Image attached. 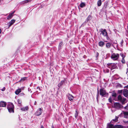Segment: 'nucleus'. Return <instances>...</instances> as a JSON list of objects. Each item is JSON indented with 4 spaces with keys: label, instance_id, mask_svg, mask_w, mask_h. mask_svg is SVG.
Masks as SVG:
<instances>
[{
    "label": "nucleus",
    "instance_id": "nucleus-1",
    "mask_svg": "<svg viewBox=\"0 0 128 128\" xmlns=\"http://www.w3.org/2000/svg\"><path fill=\"white\" fill-rule=\"evenodd\" d=\"M7 108L10 113H13L14 112V106L12 103H9L7 106Z\"/></svg>",
    "mask_w": 128,
    "mask_h": 128
},
{
    "label": "nucleus",
    "instance_id": "nucleus-2",
    "mask_svg": "<svg viewBox=\"0 0 128 128\" xmlns=\"http://www.w3.org/2000/svg\"><path fill=\"white\" fill-rule=\"evenodd\" d=\"M120 55L118 54L113 53L111 56V58L114 60H117L119 57Z\"/></svg>",
    "mask_w": 128,
    "mask_h": 128
},
{
    "label": "nucleus",
    "instance_id": "nucleus-3",
    "mask_svg": "<svg viewBox=\"0 0 128 128\" xmlns=\"http://www.w3.org/2000/svg\"><path fill=\"white\" fill-rule=\"evenodd\" d=\"M108 68H110L111 70L116 68L117 66L114 64L109 63L107 64Z\"/></svg>",
    "mask_w": 128,
    "mask_h": 128
},
{
    "label": "nucleus",
    "instance_id": "nucleus-4",
    "mask_svg": "<svg viewBox=\"0 0 128 128\" xmlns=\"http://www.w3.org/2000/svg\"><path fill=\"white\" fill-rule=\"evenodd\" d=\"M114 108L116 109H119L122 107V105L118 102L114 103Z\"/></svg>",
    "mask_w": 128,
    "mask_h": 128
},
{
    "label": "nucleus",
    "instance_id": "nucleus-5",
    "mask_svg": "<svg viewBox=\"0 0 128 128\" xmlns=\"http://www.w3.org/2000/svg\"><path fill=\"white\" fill-rule=\"evenodd\" d=\"M42 112V110L40 108H39L35 112V114L38 116H40L41 115Z\"/></svg>",
    "mask_w": 128,
    "mask_h": 128
},
{
    "label": "nucleus",
    "instance_id": "nucleus-6",
    "mask_svg": "<svg viewBox=\"0 0 128 128\" xmlns=\"http://www.w3.org/2000/svg\"><path fill=\"white\" fill-rule=\"evenodd\" d=\"M100 94L102 96H103L106 94V91L103 89H101L100 90Z\"/></svg>",
    "mask_w": 128,
    "mask_h": 128
},
{
    "label": "nucleus",
    "instance_id": "nucleus-7",
    "mask_svg": "<svg viewBox=\"0 0 128 128\" xmlns=\"http://www.w3.org/2000/svg\"><path fill=\"white\" fill-rule=\"evenodd\" d=\"M101 34H102L104 36H106V37L108 36H107V33L106 31V30L104 29L103 30L101 31Z\"/></svg>",
    "mask_w": 128,
    "mask_h": 128
},
{
    "label": "nucleus",
    "instance_id": "nucleus-8",
    "mask_svg": "<svg viewBox=\"0 0 128 128\" xmlns=\"http://www.w3.org/2000/svg\"><path fill=\"white\" fill-rule=\"evenodd\" d=\"M123 94L125 97H127L128 96V90L126 89L124 90L123 92Z\"/></svg>",
    "mask_w": 128,
    "mask_h": 128
},
{
    "label": "nucleus",
    "instance_id": "nucleus-9",
    "mask_svg": "<svg viewBox=\"0 0 128 128\" xmlns=\"http://www.w3.org/2000/svg\"><path fill=\"white\" fill-rule=\"evenodd\" d=\"M6 105V102L3 101H0V107H5Z\"/></svg>",
    "mask_w": 128,
    "mask_h": 128
},
{
    "label": "nucleus",
    "instance_id": "nucleus-10",
    "mask_svg": "<svg viewBox=\"0 0 128 128\" xmlns=\"http://www.w3.org/2000/svg\"><path fill=\"white\" fill-rule=\"evenodd\" d=\"M16 20H14L12 19L9 22V27H10L15 22Z\"/></svg>",
    "mask_w": 128,
    "mask_h": 128
},
{
    "label": "nucleus",
    "instance_id": "nucleus-11",
    "mask_svg": "<svg viewBox=\"0 0 128 128\" xmlns=\"http://www.w3.org/2000/svg\"><path fill=\"white\" fill-rule=\"evenodd\" d=\"M20 109L22 111H26L28 110V106L24 107L21 108Z\"/></svg>",
    "mask_w": 128,
    "mask_h": 128
},
{
    "label": "nucleus",
    "instance_id": "nucleus-12",
    "mask_svg": "<svg viewBox=\"0 0 128 128\" xmlns=\"http://www.w3.org/2000/svg\"><path fill=\"white\" fill-rule=\"evenodd\" d=\"M13 16V13H12L10 14L7 17V19L8 20H10L12 18Z\"/></svg>",
    "mask_w": 128,
    "mask_h": 128
},
{
    "label": "nucleus",
    "instance_id": "nucleus-13",
    "mask_svg": "<svg viewBox=\"0 0 128 128\" xmlns=\"http://www.w3.org/2000/svg\"><path fill=\"white\" fill-rule=\"evenodd\" d=\"M21 92V89L20 88L18 89L15 92V94L16 95L20 93Z\"/></svg>",
    "mask_w": 128,
    "mask_h": 128
},
{
    "label": "nucleus",
    "instance_id": "nucleus-14",
    "mask_svg": "<svg viewBox=\"0 0 128 128\" xmlns=\"http://www.w3.org/2000/svg\"><path fill=\"white\" fill-rule=\"evenodd\" d=\"M73 98L74 97L72 95L70 94L68 96V99L70 101H72L73 100Z\"/></svg>",
    "mask_w": 128,
    "mask_h": 128
},
{
    "label": "nucleus",
    "instance_id": "nucleus-15",
    "mask_svg": "<svg viewBox=\"0 0 128 128\" xmlns=\"http://www.w3.org/2000/svg\"><path fill=\"white\" fill-rule=\"evenodd\" d=\"M126 99L125 98H123L120 100V102L122 103V104H125Z\"/></svg>",
    "mask_w": 128,
    "mask_h": 128
},
{
    "label": "nucleus",
    "instance_id": "nucleus-16",
    "mask_svg": "<svg viewBox=\"0 0 128 128\" xmlns=\"http://www.w3.org/2000/svg\"><path fill=\"white\" fill-rule=\"evenodd\" d=\"M64 80H62L60 83L58 85V86L59 87H60L61 86H62V84L64 83Z\"/></svg>",
    "mask_w": 128,
    "mask_h": 128
},
{
    "label": "nucleus",
    "instance_id": "nucleus-17",
    "mask_svg": "<svg viewBox=\"0 0 128 128\" xmlns=\"http://www.w3.org/2000/svg\"><path fill=\"white\" fill-rule=\"evenodd\" d=\"M112 45V44L109 43H106V47L108 48H110Z\"/></svg>",
    "mask_w": 128,
    "mask_h": 128
},
{
    "label": "nucleus",
    "instance_id": "nucleus-18",
    "mask_svg": "<svg viewBox=\"0 0 128 128\" xmlns=\"http://www.w3.org/2000/svg\"><path fill=\"white\" fill-rule=\"evenodd\" d=\"M98 44L99 46L102 47L105 44L104 42L102 41L99 42Z\"/></svg>",
    "mask_w": 128,
    "mask_h": 128
},
{
    "label": "nucleus",
    "instance_id": "nucleus-19",
    "mask_svg": "<svg viewBox=\"0 0 128 128\" xmlns=\"http://www.w3.org/2000/svg\"><path fill=\"white\" fill-rule=\"evenodd\" d=\"M108 128H114V126L112 124H108Z\"/></svg>",
    "mask_w": 128,
    "mask_h": 128
},
{
    "label": "nucleus",
    "instance_id": "nucleus-20",
    "mask_svg": "<svg viewBox=\"0 0 128 128\" xmlns=\"http://www.w3.org/2000/svg\"><path fill=\"white\" fill-rule=\"evenodd\" d=\"M102 4L101 0H98V2L97 4L98 6H100Z\"/></svg>",
    "mask_w": 128,
    "mask_h": 128
},
{
    "label": "nucleus",
    "instance_id": "nucleus-21",
    "mask_svg": "<svg viewBox=\"0 0 128 128\" xmlns=\"http://www.w3.org/2000/svg\"><path fill=\"white\" fill-rule=\"evenodd\" d=\"M62 44L63 43L62 42H61L60 43L58 46V49L59 50H60L61 48Z\"/></svg>",
    "mask_w": 128,
    "mask_h": 128
},
{
    "label": "nucleus",
    "instance_id": "nucleus-22",
    "mask_svg": "<svg viewBox=\"0 0 128 128\" xmlns=\"http://www.w3.org/2000/svg\"><path fill=\"white\" fill-rule=\"evenodd\" d=\"M27 77H24L22 78H21L20 80V82H21L22 81H23L26 80L27 79Z\"/></svg>",
    "mask_w": 128,
    "mask_h": 128
},
{
    "label": "nucleus",
    "instance_id": "nucleus-23",
    "mask_svg": "<svg viewBox=\"0 0 128 128\" xmlns=\"http://www.w3.org/2000/svg\"><path fill=\"white\" fill-rule=\"evenodd\" d=\"M122 126L119 125H116L114 126V128H122Z\"/></svg>",
    "mask_w": 128,
    "mask_h": 128
},
{
    "label": "nucleus",
    "instance_id": "nucleus-24",
    "mask_svg": "<svg viewBox=\"0 0 128 128\" xmlns=\"http://www.w3.org/2000/svg\"><path fill=\"white\" fill-rule=\"evenodd\" d=\"M18 105L19 106H21L22 103L21 100L20 99H18Z\"/></svg>",
    "mask_w": 128,
    "mask_h": 128
},
{
    "label": "nucleus",
    "instance_id": "nucleus-25",
    "mask_svg": "<svg viewBox=\"0 0 128 128\" xmlns=\"http://www.w3.org/2000/svg\"><path fill=\"white\" fill-rule=\"evenodd\" d=\"M80 7L82 8L85 6V4L84 2H82L80 4Z\"/></svg>",
    "mask_w": 128,
    "mask_h": 128
},
{
    "label": "nucleus",
    "instance_id": "nucleus-26",
    "mask_svg": "<svg viewBox=\"0 0 128 128\" xmlns=\"http://www.w3.org/2000/svg\"><path fill=\"white\" fill-rule=\"evenodd\" d=\"M78 112H77V110H76V113L75 114V118H76L78 116Z\"/></svg>",
    "mask_w": 128,
    "mask_h": 128
},
{
    "label": "nucleus",
    "instance_id": "nucleus-27",
    "mask_svg": "<svg viewBox=\"0 0 128 128\" xmlns=\"http://www.w3.org/2000/svg\"><path fill=\"white\" fill-rule=\"evenodd\" d=\"M122 98L120 95H119L118 96V99L120 101L122 99Z\"/></svg>",
    "mask_w": 128,
    "mask_h": 128
},
{
    "label": "nucleus",
    "instance_id": "nucleus-28",
    "mask_svg": "<svg viewBox=\"0 0 128 128\" xmlns=\"http://www.w3.org/2000/svg\"><path fill=\"white\" fill-rule=\"evenodd\" d=\"M120 55L122 57V58H124L125 57V56L123 53H120Z\"/></svg>",
    "mask_w": 128,
    "mask_h": 128
},
{
    "label": "nucleus",
    "instance_id": "nucleus-29",
    "mask_svg": "<svg viewBox=\"0 0 128 128\" xmlns=\"http://www.w3.org/2000/svg\"><path fill=\"white\" fill-rule=\"evenodd\" d=\"M118 117L116 116V118L114 119L113 120L115 122H117L118 121Z\"/></svg>",
    "mask_w": 128,
    "mask_h": 128
},
{
    "label": "nucleus",
    "instance_id": "nucleus-30",
    "mask_svg": "<svg viewBox=\"0 0 128 128\" xmlns=\"http://www.w3.org/2000/svg\"><path fill=\"white\" fill-rule=\"evenodd\" d=\"M112 96H113L116 97V94L115 93H112Z\"/></svg>",
    "mask_w": 128,
    "mask_h": 128
},
{
    "label": "nucleus",
    "instance_id": "nucleus-31",
    "mask_svg": "<svg viewBox=\"0 0 128 128\" xmlns=\"http://www.w3.org/2000/svg\"><path fill=\"white\" fill-rule=\"evenodd\" d=\"M123 114L124 115L128 116V112H124Z\"/></svg>",
    "mask_w": 128,
    "mask_h": 128
},
{
    "label": "nucleus",
    "instance_id": "nucleus-32",
    "mask_svg": "<svg viewBox=\"0 0 128 128\" xmlns=\"http://www.w3.org/2000/svg\"><path fill=\"white\" fill-rule=\"evenodd\" d=\"M121 62H122L123 64H124L125 63V61L124 60V58H122V60H121Z\"/></svg>",
    "mask_w": 128,
    "mask_h": 128
},
{
    "label": "nucleus",
    "instance_id": "nucleus-33",
    "mask_svg": "<svg viewBox=\"0 0 128 128\" xmlns=\"http://www.w3.org/2000/svg\"><path fill=\"white\" fill-rule=\"evenodd\" d=\"M108 100L109 102H112V98L111 97H110L108 99Z\"/></svg>",
    "mask_w": 128,
    "mask_h": 128
},
{
    "label": "nucleus",
    "instance_id": "nucleus-34",
    "mask_svg": "<svg viewBox=\"0 0 128 128\" xmlns=\"http://www.w3.org/2000/svg\"><path fill=\"white\" fill-rule=\"evenodd\" d=\"M6 89V88L5 87H4L2 88L1 89V90L2 91H4Z\"/></svg>",
    "mask_w": 128,
    "mask_h": 128
},
{
    "label": "nucleus",
    "instance_id": "nucleus-35",
    "mask_svg": "<svg viewBox=\"0 0 128 128\" xmlns=\"http://www.w3.org/2000/svg\"><path fill=\"white\" fill-rule=\"evenodd\" d=\"M123 40H122L120 42V44L122 46V44L123 43Z\"/></svg>",
    "mask_w": 128,
    "mask_h": 128
},
{
    "label": "nucleus",
    "instance_id": "nucleus-36",
    "mask_svg": "<svg viewBox=\"0 0 128 128\" xmlns=\"http://www.w3.org/2000/svg\"><path fill=\"white\" fill-rule=\"evenodd\" d=\"M24 95V93H21L19 94V96H23Z\"/></svg>",
    "mask_w": 128,
    "mask_h": 128
},
{
    "label": "nucleus",
    "instance_id": "nucleus-37",
    "mask_svg": "<svg viewBox=\"0 0 128 128\" xmlns=\"http://www.w3.org/2000/svg\"><path fill=\"white\" fill-rule=\"evenodd\" d=\"M99 55L98 53V52H97L96 53V57H97Z\"/></svg>",
    "mask_w": 128,
    "mask_h": 128
},
{
    "label": "nucleus",
    "instance_id": "nucleus-38",
    "mask_svg": "<svg viewBox=\"0 0 128 128\" xmlns=\"http://www.w3.org/2000/svg\"><path fill=\"white\" fill-rule=\"evenodd\" d=\"M122 90H119V91H118V92H119V93H122Z\"/></svg>",
    "mask_w": 128,
    "mask_h": 128
},
{
    "label": "nucleus",
    "instance_id": "nucleus-39",
    "mask_svg": "<svg viewBox=\"0 0 128 128\" xmlns=\"http://www.w3.org/2000/svg\"><path fill=\"white\" fill-rule=\"evenodd\" d=\"M125 108L126 109H128V104L125 107Z\"/></svg>",
    "mask_w": 128,
    "mask_h": 128
},
{
    "label": "nucleus",
    "instance_id": "nucleus-40",
    "mask_svg": "<svg viewBox=\"0 0 128 128\" xmlns=\"http://www.w3.org/2000/svg\"><path fill=\"white\" fill-rule=\"evenodd\" d=\"M99 96V94H98H98H97V95L96 98H97V99H98V96Z\"/></svg>",
    "mask_w": 128,
    "mask_h": 128
},
{
    "label": "nucleus",
    "instance_id": "nucleus-41",
    "mask_svg": "<svg viewBox=\"0 0 128 128\" xmlns=\"http://www.w3.org/2000/svg\"><path fill=\"white\" fill-rule=\"evenodd\" d=\"M124 87L128 88V85L125 86Z\"/></svg>",
    "mask_w": 128,
    "mask_h": 128
},
{
    "label": "nucleus",
    "instance_id": "nucleus-42",
    "mask_svg": "<svg viewBox=\"0 0 128 128\" xmlns=\"http://www.w3.org/2000/svg\"><path fill=\"white\" fill-rule=\"evenodd\" d=\"M126 70H127V72H126V73L127 74V73H128V68H127L126 69Z\"/></svg>",
    "mask_w": 128,
    "mask_h": 128
},
{
    "label": "nucleus",
    "instance_id": "nucleus-43",
    "mask_svg": "<svg viewBox=\"0 0 128 128\" xmlns=\"http://www.w3.org/2000/svg\"><path fill=\"white\" fill-rule=\"evenodd\" d=\"M36 101H35L34 103V104L36 105Z\"/></svg>",
    "mask_w": 128,
    "mask_h": 128
},
{
    "label": "nucleus",
    "instance_id": "nucleus-44",
    "mask_svg": "<svg viewBox=\"0 0 128 128\" xmlns=\"http://www.w3.org/2000/svg\"><path fill=\"white\" fill-rule=\"evenodd\" d=\"M41 128H44V126H41Z\"/></svg>",
    "mask_w": 128,
    "mask_h": 128
},
{
    "label": "nucleus",
    "instance_id": "nucleus-45",
    "mask_svg": "<svg viewBox=\"0 0 128 128\" xmlns=\"http://www.w3.org/2000/svg\"><path fill=\"white\" fill-rule=\"evenodd\" d=\"M109 72V70H107V72Z\"/></svg>",
    "mask_w": 128,
    "mask_h": 128
},
{
    "label": "nucleus",
    "instance_id": "nucleus-46",
    "mask_svg": "<svg viewBox=\"0 0 128 128\" xmlns=\"http://www.w3.org/2000/svg\"><path fill=\"white\" fill-rule=\"evenodd\" d=\"M37 89H40V88L39 87H37Z\"/></svg>",
    "mask_w": 128,
    "mask_h": 128
},
{
    "label": "nucleus",
    "instance_id": "nucleus-47",
    "mask_svg": "<svg viewBox=\"0 0 128 128\" xmlns=\"http://www.w3.org/2000/svg\"><path fill=\"white\" fill-rule=\"evenodd\" d=\"M52 128H54V127L53 126H52Z\"/></svg>",
    "mask_w": 128,
    "mask_h": 128
},
{
    "label": "nucleus",
    "instance_id": "nucleus-48",
    "mask_svg": "<svg viewBox=\"0 0 128 128\" xmlns=\"http://www.w3.org/2000/svg\"><path fill=\"white\" fill-rule=\"evenodd\" d=\"M15 12V11H14L13 12H12V13H13V14Z\"/></svg>",
    "mask_w": 128,
    "mask_h": 128
},
{
    "label": "nucleus",
    "instance_id": "nucleus-49",
    "mask_svg": "<svg viewBox=\"0 0 128 128\" xmlns=\"http://www.w3.org/2000/svg\"><path fill=\"white\" fill-rule=\"evenodd\" d=\"M127 65V66L128 67V64Z\"/></svg>",
    "mask_w": 128,
    "mask_h": 128
},
{
    "label": "nucleus",
    "instance_id": "nucleus-50",
    "mask_svg": "<svg viewBox=\"0 0 128 128\" xmlns=\"http://www.w3.org/2000/svg\"><path fill=\"white\" fill-rule=\"evenodd\" d=\"M127 27H128V26H127Z\"/></svg>",
    "mask_w": 128,
    "mask_h": 128
},
{
    "label": "nucleus",
    "instance_id": "nucleus-51",
    "mask_svg": "<svg viewBox=\"0 0 128 128\" xmlns=\"http://www.w3.org/2000/svg\"><path fill=\"white\" fill-rule=\"evenodd\" d=\"M1 30H0V33H1Z\"/></svg>",
    "mask_w": 128,
    "mask_h": 128
}]
</instances>
